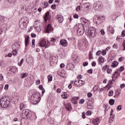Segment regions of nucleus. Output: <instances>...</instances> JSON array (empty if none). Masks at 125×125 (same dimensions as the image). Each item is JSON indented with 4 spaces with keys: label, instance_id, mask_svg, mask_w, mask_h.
<instances>
[{
    "label": "nucleus",
    "instance_id": "nucleus-6",
    "mask_svg": "<svg viewBox=\"0 0 125 125\" xmlns=\"http://www.w3.org/2000/svg\"><path fill=\"white\" fill-rule=\"evenodd\" d=\"M22 117L23 119H30L32 117V113L28 109L23 110L22 111Z\"/></svg>",
    "mask_w": 125,
    "mask_h": 125
},
{
    "label": "nucleus",
    "instance_id": "nucleus-20",
    "mask_svg": "<svg viewBox=\"0 0 125 125\" xmlns=\"http://www.w3.org/2000/svg\"><path fill=\"white\" fill-rule=\"evenodd\" d=\"M27 108V105L23 103H21L20 104V109L21 111L22 110H24V109H26Z\"/></svg>",
    "mask_w": 125,
    "mask_h": 125
},
{
    "label": "nucleus",
    "instance_id": "nucleus-56",
    "mask_svg": "<svg viewBox=\"0 0 125 125\" xmlns=\"http://www.w3.org/2000/svg\"><path fill=\"white\" fill-rule=\"evenodd\" d=\"M88 65V63L87 62H83V66L85 67V66H87Z\"/></svg>",
    "mask_w": 125,
    "mask_h": 125
},
{
    "label": "nucleus",
    "instance_id": "nucleus-46",
    "mask_svg": "<svg viewBox=\"0 0 125 125\" xmlns=\"http://www.w3.org/2000/svg\"><path fill=\"white\" fill-rule=\"evenodd\" d=\"M12 53L13 55H16L17 54V50H14L12 51Z\"/></svg>",
    "mask_w": 125,
    "mask_h": 125
},
{
    "label": "nucleus",
    "instance_id": "nucleus-47",
    "mask_svg": "<svg viewBox=\"0 0 125 125\" xmlns=\"http://www.w3.org/2000/svg\"><path fill=\"white\" fill-rule=\"evenodd\" d=\"M101 34L103 36V35H105V31H104V29H101Z\"/></svg>",
    "mask_w": 125,
    "mask_h": 125
},
{
    "label": "nucleus",
    "instance_id": "nucleus-44",
    "mask_svg": "<svg viewBox=\"0 0 125 125\" xmlns=\"http://www.w3.org/2000/svg\"><path fill=\"white\" fill-rule=\"evenodd\" d=\"M79 103H80V104H83V103H84V99L80 100Z\"/></svg>",
    "mask_w": 125,
    "mask_h": 125
},
{
    "label": "nucleus",
    "instance_id": "nucleus-61",
    "mask_svg": "<svg viewBox=\"0 0 125 125\" xmlns=\"http://www.w3.org/2000/svg\"><path fill=\"white\" fill-rule=\"evenodd\" d=\"M125 30H123L122 32V37H125Z\"/></svg>",
    "mask_w": 125,
    "mask_h": 125
},
{
    "label": "nucleus",
    "instance_id": "nucleus-38",
    "mask_svg": "<svg viewBox=\"0 0 125 125\" xmlns=\"http://www.w3.org/2000/svg\"><path fill=\"white\" fill-rule=\"evenodd\" d=\"M106 72H107V74H111V73H112V69L107 68L106 70Z\"/></svg>",
    "mask_w": 125,
    "mask_h": 125
},
{
    "label": "nucleus",
    "instance_id": "nucleus-54",
    "mask_svg": "<svg viewBox=\"0 0 125 125\" xmlns=\"http://www.w3.org/2000/svg\"><path fill=\"white\" fill-rule=\"evenodd\" d=\"M40 83H41V81L40 80H38L36 82V84H37V85H39Z\"/></svg>",
    "mask_w": 125,
    "mask_h": 125
},
{
    "label": "nucleus",
    "instance_id": "nucleus-37",
    "mask_svg": "<svg viewBox=\"0 0 125 125\" xmlns=\"http://www.w3.org/2000/svg\"><path fill=\"white\" fill-rule=\"evenodd\" d=\"M108 68V65H106L103 67V72H105L106 71V69Z\"/></svg>",
    "mask_w": 125,
    "mask_h": 125
},
{
    "label": "nucleus",
    "instance_id": "nucleus-50",
    "mask_svg": "<svg viewBox=\"0 0 125 125\" xmlns=\"http://www.w3.org/2000/svg\"><path fill=\"white\" fill-rule=\"evenodd\" d=\"M31 36L32 38H36V37H37V35H36V34H35L34 33H32L31 34Z\"/></svg>",
    "mask_w": 125,
    "mask_h": 125
},
{
    "label": "nucleus",
    "instance_id": "nucleus-55",
    "mask_svg": "<svg viewBox=\"0 0 125 125\" xmlns=\"http://www.w3.org/2000/svg\"><path fill=\"white\" fill-rule=\"evenodd\" d=\"M102 55H106V53H107V52L105 50H103L102 52Z\"/></svg>",
    "mask_w": 125,
    "mask_h": 125
},
{
    "label": "nucleus",
    "instance_id": "nucleus-23",
    "mask_svg": "<svg viewBox=\"0 0 125 125\" xmlns=\"http://www.w3.org/2000/svg\"><path fill=\"white\" fill-rule=\"evenodd\" d=\"M65 109H66L67 111H71V110H72V105H71V104H67L65 106Z\"/></svg>",
    "mask_w": 125,
    "mask_h": 125
},
{
    "label": "nucleus",
    "instance_id": "nucleus-1",
    "mask_svg": "<svg viewBox=\"0 0 125 125\" xmlns=\"http://www.w3.org/2000/svg\"><path fill=\"white\" fill-rule=\"evenodd\" d=\"M0 104L2 108H7L10 105V100L7 96H3L0 100Z\"/></svg>",
    "mask_w": 125,
    "mask_h": 125
},
{
    "label": "nucleus",
    "instance_id": "nucleus-24",
    "mask_svg": "<svg viewBox=\"0 0 125 125\" xmlns=\"http://www.w3.org/2000/svg\"><path fill=\"white\" fill-rule=\"evenodd\" d=\"M99 63L100 65H101L102 64H103V63H104V62H105V59H104V58H103V57H101L99 58Z\"/></svg>",
    "mask_w": 125,
    "mask_h": 125
},
{
    "label": "nucleus",
    "instance_id": "nucleus-13",
    "mask_svg": "<svg viewBox=\"0 0 125 125\" xmlns=\"http://www.w3.org/2000/svg\"><path fill=\"white\" fill-rule=\"evenodd\" d=\"M53 31V28L51 26V25L50 24H48L46 28V32L49 33H51Z\"/></svg>",
    "mask_w": 125,
    "mask_h": 125
},
{
    "label": "nucleus",
    "instance_id": "nucleus-59",
    "mask_svg": "<svg viewBox=\"0 0 125 125\" xmlns=\"http://www.w3.org/2000/svg\"><path fill=\"white\" fill-rule=\"evenodd\" d=\"M50 42H56V39L55 38H52L50 40Z\"/></svg>",
    "mask_w": 125,
    "mask_h": 125
},
{
    "label": "nucleus",
    "instance_id": "nucleus-41",
    "mask_svg": "<svg viewBox=\"0 0 125 125\" xmlns=\"http://www.w3.org/2000/svg\"><path fill=\"white\" fill-rule=\"evenodd\" d=\"M124 70H125V67H124V66H121L119 68V71L120 72H123V71H124Z\"/></svg>",
    "mask_w": 125,
    "mask_h": 125
},
{
    "label": "nucleus",
    "instance_id": "nucleus-29",
    "mask_svg": "<svg viewBox=\"0 0 125 125\" xmlns=\"http://www.w3.org/2000/svg\"><path fill=\"white\" fill-rule=\"evenodd\" d=\"M92 107H93V103L92 102H91V103H88L87 105L88 109L91 110L92 109Z\"/></svg>",
    "mask_w": 125,
    "mask_h": 125
},
{
    "label": "nucleus",
    "instance_id": "nucleus-62",
    "mask_svg": "<svg viewBox=\"0 0 125 125\" xmlns=\"http://www.w3.org/2000/svg\"><path fill=\"white\" fill-rule=\"evenodd\" d=\"M3 76L2 74H0V81H3Z\"/></svg>",
    "mask_w": 125,
    "mask_h": 125
},
{
    "label": "nucleus",
    "instance_id": "nucleus-2",
    "mask_svg": "<svg viewBox=\"0 0 125 125\" xmlns=\"http://www.w3.org/2000/svg\"><path fill=\"white\" fill-rule=\"evenodd\" d=\"M31 103H33L34 105H36L37 103H39L41 101L40 93H34L31 96Z\"/></svg>",
    "mask_w": 125,
    "mask_h": 125
},
{
    "label": "nucleus",
    "instance_id": "nucleus-3",
    "mask_svg": "<svg viewBox=\"0 0 125 125\" xmlns=\"http://www.w3.org/2000/svg\"><path fill=\"white\" fill-rule=\"evenodd\" d=\"M88 28V30L86 32L87 36H89V38H95V37L97 36L96 28H94V27Z\"/></svg>",
    "mask_w": 125,
    "mask_h": 125
},
{
    "label": "nucleus",
    "instance_id": "nucleus-43",
    "mask_svg": "<svg viewBox=\"0 0 125 125\" xmlns=\"http://www.w3.org/2000/svg\"><path fill=\"white\" fill-rule=\"evenodd\" d=\"M35 39L32 40V47H35Z\"/></svg>",
    "mask_w": 125,
    "mask_h": 125
},
{
    "label": "nucleus",
    "instance_id": "nucleus-49",
    "mask_svg": "<svg viewBox=\"0 0 125 125\" xmlns=\"http://www.w3.org/2000/svg\"><path fill=\"white\" fill-rule=\"evenodd\" d=\"M122 46L123 47V50L125 51V41H124L123 44H122Z\"/></svg>",
    "mask_w": 125,
    "mask_h": 125
},
{
    "label": "nucleus",
    "instance_id": "nucleus-30",
    "mask_svg": "<svg viewBox=\"0 0 125 125\" xmlns=\"http://www.w3.org/2000/svg\"><path fill=\"white\" fill-rule=\"evenodd\" d=\"M109 104L111 105V106H112V105H114L115 104V100L113 99H111L109 101Z\"/></svg>",
    "mask_w": 125,
    "mask_h": 125
},
{
    "label": "nucleus",
    "instance_id": "nucleus-5",
    "mask_svg": "<svg viewBox=\"0 0 125 125\" xmlns=\"http://www.w3.org/2000/svg\"><path fill=\"white\" fill-rule=\"evenodd\" d=\"M33 27L35 31H37L38 33H40V32H42V23L38 21H35Z\"/></svg>",
    "mask_w": 125,
    "mask_h": 125
},
{
    "label": "nucleus",
    "instance_id": "nucleus-19",
    "mask_svg": "<svg viewBox=\"0 0 125 125\" xmlns=\"http://www.w3.org/2000/svg\"><path fill=\"white\" fill-rule=\"evenodd\" d=\"M99 123H100V120H99V118H96L95 119H94L92 121V124L94 125H98Z\"/></svg>",
    "mask_w": 125,
    "mask_h": 125
},
{
    "label": "nucleus",
    "instance_id": "nucleus-14",
    "mask_svg": "<svg viewBox=\"0 0 125 125\" xmlns=\"http://www.w3.org/2000/svg\"><path fill=\"white\" fill-rule=\"evenodd\" d=\"M60 42L62 46H67V45H68V42H67V40L65 39L61 40Z\"/></svg>",
    "mask_w": 125,
    "mask_h": 125
},
{
    "label": "nucleus",
    "instance_id": "nucleus-36",
    "mask_svg": "<svg viewBox=\"0 0 125 125\" xmlns=\"http://www.w3.org/2000/svg\"><path fill=\"white\" fill-rule=\"evenodd\" d=\"M17 0H7V1L9 2V3H15L16 2Z\"/></svg>",
    "mask_w": 125,
    "mask_h": 125
},
{
    "label": "nucleus",
    "instance_id": "nucleus-7",
    "mask_svg": "<svg viewBox=\"0 0 125 125\" xmlns=\"http://www.w3.org/2000/svg\"><path fill=\"white\" fill-rule=\"evenodd\" d=\"M93 21L97 25H100L104 21V17L96 16L93 18Z\"/></svg>",
    "mask_w": 125,
    "mask_h": 125
},
{
    "label": "nucleus",
    "instance_id": "nucleus-31",
    "mask_svg": "<svg viewBox=\"0 0 125 125\" xmlns=\"http://www.w3.org/2000/svg\"><path fill=\"white\" fill-rule=\"evenodd\" d=\"M88 7V6L86 5V3H83L81 5V8H83V9H85V8H87Z\"/></svg>",
    "mask_w": 125,
    "mask_h": 125
},
{
    "label": "nucleus",
    "instance_id": "nucleus-27",
    "mask_svg": "<svg viewBox=\"0 0 125 125\" xmlns=\"http://www.w3.org/2000/svg\"><path fill=\"white\" fill-rule=\"evenodd\" d=\"M72 61L73 63H76L77 61H78V56L77 55H74L72 57Z\"/></svg>",
    "mask_w": 125,
    "mask_h": 125
},
{
    "label": "nucleus",
    "instance_id": "nucleus-58",
    "mask_svg": "<svg viewBox=\"0 0 125 125\" xmlns=\"http://www.w3.org/2000/svg\"><path fill=\"white\" fill-rule=\"evenodd\" d=\"M64 67H65V64L64 63H61L60 65V68H61V69H63Z\"/></svg>",
    "mask_w": 125,
    "mask_h": 125
},
{
    "label": "nucleus",
    "instance_id": "nucleus-53",
    "mask_svg": "<svg viewBox=\"0 0 125 125\" xmlns=\"http://www.w3.org/2000/svg\"><path fill=\"white\" fill-rule=\"evenodd\" d=\"M77 79L78 80H82V79H83V76L81 75H79L77 77Z\"/></svg>",
    "mask_w": 125,
    "mask_h": 125
},
{
    "label": "nucleus",
    "instance_id": "nucleus-60",
    "mask_svg": "<svg viewBox=\"0 0 125 125\" xmlns=\"http://www.w3.org/2000/svg\"><path fill=\"white\" fill-rule=\"evenodd\" d=\"M80 9H81V6H78L76 7V11H80Z\"/></svg>",
    "mask_w": 125,
    "mask_h": 125
},
{
    "label": "nucleus",
    "instance_id": "nucleus-9",
    "mask_svg": "<svg viewBox=\"0 0 125 125\" xmlns=\"http://www.w3.org/2000/svg\"><path fill=\"white\" fill-rule=\"evenodd\" d=\"M94 8L95 10H97V11H98L99 10H100L101 9V7H102L101 5V2L98 1L94 4Z\"/></svg>",
    "mask_w": 125,
    "mask_h": 125
},
{
    "label": "nucleus",
    "instance_id": "nucleus-21",
    "mask_svg": "<svg viewBox=\"0 0 125 125\" xmlns=\"http://www.w3.org/2000/svg\"><path fill=\"white\" fill-rule=\"evenodd\" d=\"M118 77H120V73L118 71H115L112 78V79H114V78L117 79Z\"/></svg>",
    "mask_w": 125,
    "mask_h": 125
},
{
    "label": "nucleus",
    "instance_id": "nucleus-63",
    "mask_svg": "<svg viewBox=\"0 0 125 125\" xmlns=\"http://www.w3.org/2000/svg\"><path fill=\"white\" fill-rule=\"evenodd\" d=\"M92 69H89L87 71V73H89V74H92Z\"/></svg>",
    "mask_w": 125,
    "mask_h": 125
},
{
    "label": "nucleus",
    "instance_id": "nucleus-57",
    "mask_svg": "<svg viewBox=\"0 0 125 125\" xmlns=\"http://www.w3.org/2000/svg\"><path fill=\"white\" fill-rule=\"evenodd\" d=\"M51 7L52 9H55V8H56V5H55V4L52 5L51 6Z\"/></svg>",
    "mask_w": 125,
    "mask_h": 125
},
{
    "label": "nucleus",
    "instance_id": "nucleus-39",
    "mask_svg": "<svg viewBox=\"0 0 125 125\" xmlns=\"http://www.w3.org/2000/svg\"><path fill=\"white\" fill-rule=\"evenodd\" d=\"M114 94V92L113 91H109L108 93V96H113Z\"/></svg>",
    "mask_w": 125,
    "mask_h": 125
},
{
    "label": "nucleus",
    "instance_id": "nucleus-45",
    "mask_svg": "<svg viewBox=\"0 0 125 125\" xmlns=\"http://www.w3.org/2000/svg\"><path fill=\"white\" fill-rule=\"evenodd\" d=\"M86 116H90V115H91V112H90V111H87L86 112Z\"/></svg>",
    "mask_w": 125,
    "mask_h": 125
},
{
    "label": "nucleus",
    "instance_id": "nucleus-40",
    "mask_svg": "<svg viewBox=\"0 0 125 125\" xmlns=\"http://www.w3.org/2000/svg\"><path fill=\"white\" fill-rule=\"evenodd\" d=\"M122 106L121 105H119L117 107V110H118V111H121L122 110Z\"/></svg>",
    "mask_w": 125,
    "mask_h": 125
},
{
    "label": "nucleus",
    "instance_id": "nucleus-64",
    "mask_svg": "<svg viewBox=\"0 0 125 125\" xmlns=\"http://www.w3.org/2000/svg\"><path fill=\"white\" fill-rule=\"evenodd\" d=\"M9 86L8 85V84L5 85L4 87V89H5V90H7V89H8Z\"/></svg>",
    "mask_w": 125,
    "mask_h": 125
},
{
    "label": "nucleus",
    "instance_id": "nucleus-48",
    "mask_svg": "<svg viewBox=\"0 0 125 125\" xmlns=\"http://www.w3.org/2000/svg\"><path fill=\"white\" fill-rule=\"evenodd\" d=\"M73 17L75 19H78V18H79V15L77 14H75L74 15Z\"/></svg>",
    "mask_w": 125,
    "mask_h": 125
},
{
    "label": "nucleus",
    "instance_id": "nucleus-26",
    "mask_svg": "<svg viewBox=\"0 0 125 125\" xmlns=\"http://www.w3.org/2000/svg\"><path fill=\"white\" fill-rule=\"evenodd\" d=\"M28 76V73H22L21 74V79H24V78H26Z\"/></svg>",
    "mask_w": 125,
    "mask_h": 125
},
{
    "label": "nucleus",
    "instance_id": "nucleus-16",
    "mask_svg": "<svg viewBox=\"0 0 125 125\" xmlns=\"http://www.w3.org/2000/svg\"><path fill=\"white\" fill-rule=\"evenodd\" d=\"M49 19H50V16L49 15V12L48 11L45 13V17H44V21L46 22Z\"/></svg>",
    "mask_w": 125,
    "mask_h": 125
},
{
    "label": "nucleus",
    "instance_id": "nucleus-32",
    "mask_svg": "<svg viewBox=\"0 0 125 125\" xmlns=\"http://www.w3.org/2000/svg\"><path fill=\"white\" fill-rule=\"evenodd\" d=\"M62 97L63 98V99H67L68 98V96L66 92L63 93V94L62 95Z\"/></svg>",
    "mask_w": 125,
    "mask_h": 125
},
{
    "label": "nucleus",
    "instance_id": "nucleus-35",
    "mask_svg": "<svg viewBox=\"0 0 125 125\" xmlns=\"http://www.w3.org/2000/svg\"><path fill=\"white\" fill-rule=\"evenodd\" d=\"M23 63H24V59H22L21 60V62H18L19 66H22V64H23Z\"/></svg>",
    "mask_w": 125,
    "mask_h": 125
},
{
    "label": "nucleus",
    "instance_id": "nucleus-8",
    "mask_svg": "<svg viewBox=\"0 0 125 125\" xmlns=\"http://www.w3.org/2000/svg\"><path fill=\"white\" fill-rule=\"evenodd\" d=\"M81 21L82 24L80 25V26H82L83 27V25L86 26V27H88V28L89 27V21L85 19L84 18H82L81 19Z\"/></svg>",
    "mask_w": 125,
    "mask_h": 125
},
{
    "label": "nucleus",
    "instance_id": "nucleus-22",
    "mask_svg": "<svg viewBox=\"0 0 125 125\" xmlns=\"http://www.w3.org/2000/svg\"><path fill=\"white\" fill-rule=\"evenodd\" d=\"M29 44V36H26L25 38V46L26 47L28 46Z\"/></svg>",
    "mask_w": 125,
    "mask_h": 125
},
{
    "label": "nucleus",
    "instance_id": "nucleus-11",
    "mask_svg": "<svg viewBox=\"0 0 125 125\" xmlns=\"http://www.w3.org/2000/svg\"><path fill=\"white\" fill-rule=\"evenodd\" d=\"M47 43H48V42H46V41L43 39L39 42V45L41 47H44L47 45Z\"/></svg>",
    "mask_w": 125,
    "mask_h": 125
},
{
    "label": "nucleus",
    "instance_id": "nucleus-34",
    "mask_svg": "<svg viewBox=\"0 0 125 125\" xmlns=\"http://www.w3.org/2000/svg\"><path fill=\"white\" fill-rule=\"evenodd\" d=\"M114 112V110L113 109H111V112L110 114V116L111 118H114L115 117V114H113V113Z\"/></svg>",
    "mask_w": 125,
    "mask_h": 125
},
{
    "label": "nucleus",
    "instance_id": "nucleus-18",
    "mask_svg": "<svg viewBox=\"0 0 125 125\" xmlns=\"http://www.w3.org/2000/svg\"><path fill=\"white\" fill-rule=\"evenodd\" d=\"M74 68V65L71 63L68 62L66 65V69L67 70H72Z\"/></svg>",
    "mask_w": 125,
    "mask_h": 125
},
{
    "label": "nucleus",
    "instance_id": "nucleus-33",
    "mask_svg": "<svg viewBox=\"0 0 125 125\" xmlns=\"http://www.w3.org/2000/svg\"><path fill=\"white\" fill-rule=\"evenodd\" d=\"M48 79V82L49 83V82H52V75H49L47 77Z\"/></svg>",
    "mask_w": 125,
    "mask_h": 125
},
{
    "label": "nucleus",
    "instance_id": "nucleus-25",
    "mask_svg": "<svg viewBox=\"0 0 125 125\" xmlns=\"http://www.w3.org/2000/svg\"><path fill=\"white\" fill-rule=\"evenodd\" d=\"M11 71L14 74L18 71V69H17V67L15 66H13L11 68Z\"/></svg>",
    "mask_w": 125,
    "mask_h": 125
},
{
    "label": "nucleus",
    "instance_id": "nucleus-10",
    "mask_svg": "<svg viewBox=\"0 0 125 125\" xmlns=\"http://www.w3.org/2000/svg\"><path fill=\"white\" fill-rule=\"evenodd\" d=\"M84 27H82L81 28H80V26L78 27V29L77 30V34L78 36H83V34L84 33Z\"/></svg>",
    "mask_w": 125,
    "mask_h": 125
},
{
    "label": "nucleus",
    "instance_id": "nucleus-4",
    "mask_svg": "<svg viewBox=\"0 0 125 125\" xmlns=\"http://www.w3.org/2000/svg\"><path fill=\"white\" fill-rule=\"evenodd\" d=\"M29 23V21H28V18L25 17L22 18L20 21L19 22L20 27L21 29H24L27 27V24Z\"/></svg>",
    "mask_w": 125,
    "mask_h": 125
},
{
    "label": "nucleus",
    "instance_id": "nucleus-42",
    "mask_svg": "<svg viewBox=\"0 0 125 125\" xmlns=\"http://www.w3.org/2000/svg\"><path fill=\"white\" fill-rule=\"evenodd\" d=\"M101 53H102V52H101V51L99 50L96 53V55H98V56H100V55L101 54Z\"/></svg>",
    "mask_w": 125,
    "mask_h": 125
},
{
    "label": "nucleus",
    "instance_id": "nucleus-51",
    "mask_svg": "<svg viewBox=\"0 0 125 125\" xmlns=\"http://www.w3.org/2000/svg\"><path fill=\"white\" fill-rule=\"evenodd\" d=\"M113 121H114V118L110 117L109 118V123L111 124V123H113Z\"/></svg>",
    "mask_w": 125,
    "mask_h": 125
},
{
    "label": "nucleus",
    "instance_id": "nucleus-52",
    "mask_svg": "<svg viewBox=\"0 0 125 125\" xmlns=\"http://www.w3.org/2000/svg\"><path fill=\"white\" fill-rule=\"evenodd\" d=\"M112 47H113V48H115L116 49H117L118 48V44H114Z\"/></svg>",
    "mask_w": 125,
    "mask_h": 125
},
{
    "label": "nucleus",
    "instance_id": "nucleus-17",
    "mask_svg": "<svg viewBox=\"0 0 125 125\" xmlns=\"http://www.w3.org/2000/svg\"><path fill=\"white\" fill-rule=\"evenodd\" d=\"M79 97H73L71 99L72 103H73V104H77V101L79 100Z\"/></svg>",
    "mask_w": 125,
    "mask_h": 125
},
{
    "label": "nucleus",
    "instance_id": "nucleus-12",
    "mask_svg": "<svg viewBox=\"0 0 125 125\" xmlns=\"http://www.w3.org/2000/svg\"><path fill=\"white\" fill-rule=\"evenodd\" d=\"M76 83H77V81H75L74 84H75V85H76V86H77L78 87L83 86V84H84V81H83V80H79L78 81V84H76Z\"/></svg>",
    "mask_w": 125,
    "mask_h": 125
},
{
    "label": "nucleus",
    "instance_id": "nucleus-28",
    "mask_svg": "<svg viewBox=\"0 0 125 125\" xmlns=\"http://www.w3.org/2000/svg\"><path fill=\"white\" fill-rule=\"evenodd\" d=\"M118 65H119V62H113L112 63L111 66L113 68H116V67H117Z\"/></svg>",
    "mask_w": 125,
    "mask_h": 125
},
{
    "label": "nucleus",
    "instance_id": "nucleus-15",
    "mask_svg": "<svg viewBox=\"0 0 125 125\" xmlns=\"http://www.w3.org/2000/svg\"><path fill=\"white\" fill-rule=\"evenodd\" d=\"M56 18L57 19H58L59 23H62V22L64 21V18H63L62 15H57L56 16Z\"/></svg>",
    "mask_w": 125,
    "mask_h": 125
}]
</instances>
